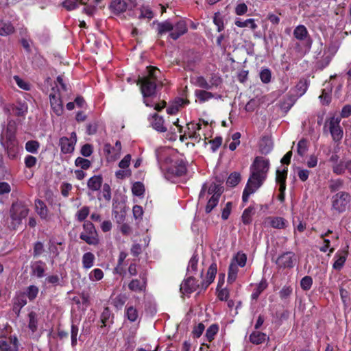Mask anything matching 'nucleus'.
Returning <instances> with one entry per match:
<instances>
[{
	"label": "nucleus",
	"mask_w": 351,
	"mask_h": 351,
	"mask_svg": "<svg viewBox=\"0 0 351 351\" xmlns=\"http://www.w3.org/2000/svg\"><path fill=\"white\" fill-rule=\"evenodd\" d=\"M330 132L335 141H340L343 137V130L339 125V120L332 117L329 123Z\"/></svg>",
	"instance_id": "10"
},
{
	"label": "nucleus",
	"mask_w": 351,
	"mask_h": 351,
	"mask_svg": "<svg viewBox=\"0 0 351 351\" xmlns=\"http://www.w3.org/2000/svg\"><path fill=\"white\" fill-rule=\"evenodd\" d=\"M269 168V160L261 156L255 158L251 166L250 177L243 192L242 200L243 202H247L250 195L263 184L266 179Z\"/></svg>",
	"instance_id": "1"
},
{
	"label": "nucleus",
	"mask_w": 351,
	"mask_h": 351,
	"mask_svg": "<svg viewBox=\"0 0 351 351\" xmlns=\"http://www.w3.org/2000/svg\"><path fill=\"white\" fill-rule=\"evenodd\" d=\"M273 147L271 141L267 137H263L260 143V149L262 154H267L269 153Z\"/></svg>",
	"instance_id": "27"
},
{
	"label": "nucleus",
	"mask_w": 351,
	"mask_h": 351,
	"mask_svg": "<svg viewBox=\"0 0 351 351\" xmlns=\"http://www.w3.org/2000/svg\"><path fill=\"white\" fill-rule=\"evenodd\" d=\"M247 256L245 254L243 253H237V254L234 257L231 262H234L237 266H240L241 267H244L246 264Z\"/></svg>",
	"instance_id": "48"
},
{
	"label": "nucleus",
	"mask_w": 351,
	"mask_h": 351,
	"mask_svg": "<svg viewBox=\"0 0 351 351\" xmlns=\"http://www.w3.org/2000/svg\"><path fill=\"white\" fill-rule=\"evenodd\" d=\"M95 256L91 252H86L82 256L83 267L89 269L93 266Z\"/></svg>",
	"instance_id": "36"
},
{
	"label": "nucleus",
	"mask_w": 351,
	"mask_h": 351,
	"mask_svg": "<svg viewBox=\"0 0 351 351\" xmlns=\"http://www.w3.org/2000/svg\"><path fill=\"white\" fill-rule=\"evenodd\" d=\"M195 95L202 103L214 97V95L212 93L205 90H196L195 91Z\"/></svg>",
	"instance_id": "32"
},
{
	"label": "nucleus",
	"mask_w": 351,
	"mask_h": 351,
	"mask_svg": "<svg viewBox=\"0 0 351 351\" xmlns=\"http://www.w3.org/2000/svg\"><path fill=\"white\" fill-rule=\"evenodd\" d=\"M104 277V272L100 269H93L89 274L90 280H100Z\"/></svg>",
	"instance_id": "60"
},
{
	"label": "nucleus",
	"mask_w": 351,
	"mask_h": 351,
	"mask_svg": "<svg viewBox=\"0 0 351 351\" xmlns=\"http://www.w3.org/2000/svg\"><path fill=\"white\" fill-rule=\"evenodd\" d=\"M49 99L51 106L53 112L58 116H60L63 112V107L60 95L51 93L49 95Z\"/></svg>",
	"instance_id": "14"
},
{
	"label": "nucleus",
	"mask_w": 351,
	"mask_h": 351,
	"mask_svg": "<svg viewBox=\"0 0 351 351\" xmlns=\"http://www.w3.org/2000/svg\"><path fill=\"white\" fill-rule=\"evenodd\" d=\"M332 209L338 213L344 212L350 202V195L346 192H340L332 198Z\"/></svg>",
	"instance_id": "5"
},
{
	"label": "nucleus",
	"mask_w": 351,
	"mask_h": 351,
	"mask_svg": "<svg viewBox=\"0 0 351 351\" xmlns=\"http://www.w3.org/2000/svg\"><path fill=\"white\" fill-rule=\"evenodd\" d=\"M113 316L110 313L108 307L104 308L101 315V321L102 323L101 327H106L108 326V323L110 322L112 323Z\"/></svg>",
	"instance_id": "35"
},
{
	"label": "nucleus",
	"mask_w": 351,
	"mask_h": 351,
	"mask_svg": "<svg viewBox=\"0 0 351 351\" xmlns=\"http://www.w3.org/2000/svg\"><path fill=\"white\" fill-rule=\"evenodd\" d=\"M128 298L125 295L119 294L112 300V304L117 309H121L126 302Z\"/></svg>",
	"instance_id": "42"
},
{
	"label": "nucleus",
	"mask_w": 351,
	"mask_h": 351,
	"mask_svg": "<svg viewBox=\"0 0 351 351\" xmlns=\"http://www.w3.org/2000/svg\"><path fill=\"white\" fill-rule=\"evenodd\" d=\"M75 164L77 167H80L82 169H88L91 165V162L89 160L82 157H77L75 159Z\"/></svg>",
	"instance_id": "50"
},
{
	"label": "nucleus",
	"mask_w": 351,
	"mask_h": 351,
	"mask_svg": "<svg viewBox=\"0 0 351 351\" xmlns=\"http://www.w3.org/2000/svg\"><path fill=\"white\" fill-rule=\"evenodd\" d=\"M27 304V300L25 294L17 296L14 298V304H13V311L17 315H19L21 309L25 306Z\"/></svg>",
	"instance_id": "23"
},
{
	"label": "nucleus",
	"mask_w": 351,
	"mask_h": 351,
	"mask_svg": "<svg viewBox=\"0 0 351 351\" xmlns=\"http://www.w3.org/2000/svg\"><path fill=\"white\" fill-rule=\"evenodd\" d=\"M17 338L4 337L0 339V351H17Z\"/></svg>",
	"instance_id": "11"
},
{
	"label": "nucleus",
	"mask_w": 351,
	"mask_h": 351,
	"mask_svg": "<svg viewBox=\"0 0 351 351\" xmlns=\"http://www.w3.org/2000/svg\"><path fill=\"white\" fill-rule=\"evenodd\" d=\"M198 263V257L197 254H193V256L191 258L189 265L187 267V273L189 274H195L197 271V267Z\"/></svg>",
	"instance_id": "37"
},
{
	"label": "nucleus",
	"mask_w": 351,
	"mask_h": 351,
	"mask_svg": "<svg viewBox=\"0 0 351 351\" xmlns=\"http://www.w3.org/2000/svg\"><path fill=\"white\" fill-rule=\"evenodd\" d=\"M266 339V335L261 332H253L250 335V341L253 344H261Z\"/></svg>",
	"instance_id": "31"
},
{
	"label": "nucleus",
	"mask_w": 351,
	"mask_h": 351,
	"mask_svg": "<svg viewBox=\"0 0 351 351\" xmlns=\"http://www.w3.org/2000/svg\"><path fill=\"white\" fill-rule=\"evenodd\" d=\"M28 213L29 208L23 202L17 201L12 203L10 210L12 228L15 229L17 226L20 225L23 219L27 216Z\"/></svg>",
	"instance_id": "3"
},
{
	"label": "nucleus",
	"mask_w": 351,
	"mask_h": 351,
	"mask_svg": "<svg viewBox=\"0 0 351 351\" xmlns=\"http://www.w3.org/2000/svg\"><path fill=\"white\" fill-rule=\"evenodd\" d=\"M287 175V169H283L282 171L277 170L276 171V182L279 183L280 186L284 184L286 187V178Z\"/></svg>",
	"instance_id": "51"
},
{
	"label": "nucleus",
	"mask_w": 351,
	"mask_h": 351,
	"mask_svg": "<svg viewBox=\"0 0 351 351\" xmlns=\"http://www.w3.org/2000/svg\"><path fill=\"white\" fill-rule=\"evenodd\" d=\"M254 207L252 206L245 208L242 214L241 220L245 225L250 224L252 222V217L254 214Z\"/></svg>",
	"instance_id": "30"
},
{
	"label": "nucleus",
	"mask_w": 351,
	"mask_h": 351,
	"mask_svg": "<svg viewBox=\"0 0 351 351\" xmlns=\"http://www.w3.org/2000/svg\"><path fill=\"white\" fill-rule=\"evenodd\" d=\"M295 254L286 252L278 257L276 263L280 268H293L294 266Z\"/></svg>",
	"instance_id": "7"
},
{
	"label": "nucleus",
	"mask_w": 351,
	"mask_h": 351,
	"mask_svg": "<svg viewBox=\"0 0 351 351\" xmlns=\"http://www.w3.org/2000/svg\"><path fill=\"white\" fill-rule=\"evenodd\" d=\"M241 181V175L238 172L232 173L228 178L226 184L229 186L234 187Z\"/></svg>",
	"instance_id": "40"
},
{
	"label": "nucleus",
	"mask_w": 351,
	"mask_h": 351,
	"mask_svg": "<svg viewBox=\"0 0 351 351\" xmlns=\"http://www.w3.org/2000/svg\"><path fill=\"white\" fill-rule=\"evenodd\" d=\"M219 198L211 197L206 204L205 211L206 213H210L214 208L218 204Z\"/></svg>",
	"instance_id": "55"
},
{
	"label": "nucleus",
	"mask_w": 351,
	"mask_h": 351,
	"mask_svg": "<svg viewBox=\"0 0 351 351\" xmlns=\"http://www.w3.org/2000/svg\"><path fill=\"white\" fill-rule=\"evenodd\" d=\"M343 185V181L341 179L331 180L329 188L332 192L337 191L341 189Z\"/></svg>",
	"instance_id": "58"
},
{
	"label": "nucleus",
	"mask_w": 351,
	"mask_h": 351,
	"mask_svg": "<svg viewBox=\"0 0 351 351\" xmlns=\"http://www.w3.org/2000/svg\"><path fill=\"white\" fill-rule=\"evenodd\" d=\"M84 231L80 234V238L87 244L97 245L99 243L97 232L90 221H86L83 224Z\"/></svg>",
	"instance_id": "4"
},
{
	"label": "nucleus",
	"mask_w": 351,
	"mask_h": 351,
	"mask_svg": "<svg viewBox=\"0 0 351 351\" xmlns=\"http://www.w3.org/2000/svg\"><path fill=\"white\" fill-rule=\"evenodd\" d=\"M197 281L193 276H189L184 280L180 285V292L183 294H191L199 287Z\"/></svg>",
	"instance_id": "9"
},
{
	"label": "nucleus",
	"mask_w": 351,
	"mask_h": 351,
	"mask_svg": "<svg viewBox=\"0 0 351 351\" xmlns=\"http://www.w3.org/2000/svg\"><path fill=\"white\" fill-rule=\"evenodd\" d=\"M93 151L92 145L87 143L82 147L80 154L84 157H89L92 154Z\"/></svg>",
	"instance_id": "63"
},
{
	"label": "nucleus",
	"mask_w": 351,
	"mask_h": 351,
	"mask_svg": "<svg viewBox=\"0 0 351 351\" xmlns=\"http://www.w3.org/2000/svg\"><path fill=\"white\" fill-rule=\"evenodd\" d=\"M187 32V25L184 21H179L173 25V30L169 34V37L173 40H177L180 36Z\"/></svg>",
	"instance_id": "13"
},
{
	"label": "nucleus",
	"mask_w": 351,
	"mask_h": 351,
	"mask_svg": "<svg viewBox=\"0 0 351 351\" xmlns=\"http://www.w3.org/2000/svg\"><path fill=\"white\" fill-rule=\"evenodd\" d=\"M298 96L303 95L307 90V84L306 82L300 81L295 86Z\"/></svg>",
	"instance_id": "61"
},
{
	"label": "nucleus",
	"mask_w": 351,
	"mask_h": 351,
	"mask_svg": "<svg viewBox=\"0 0 351 351\" xmlns=\"http://www.w3.org/2000/svg\"><path fill=\"white\" fill-rule=\"evenodd\" d=\"M148 75L139 77L138 84H141V93L144 97H152L155 95L156 90V72L159 71L153 66L147 67Z\"/></svg>",
	"instance_id": "2"
},
{
	"label": "nucleus",
	"mask_w": 351,
	"mask_h": 351,
	"mask_svg": "<svg viewBox=\"0 0 351 351\" xmlns=\"http://www.w3.org/2000/svg\"><path fill=\"white\" fill-rule=\"evenodd\" d=\"M267 285L265 281H261L252 293V299L257 300L260 294L266 289Z\"/></svg>",
	"instance_id": "44"
},
{
	"label": "nucleus",
	"mask_w": 351,
	"mask_h": 351,
	"mask_svg": "<svg viewBox=\"0 0 351 351\" xmlns=\"http://www.w3.org/2000/svg\"><path fill=\"white\" fill-rule=\"evenodd\" d=\"M195 84L196 86L206 90L211 89L213 86H217L218 85L217 80H215L214 82L210 84L202 76L197 77L195 80Z\"/></svg>",
	"instance_id": "29"
},
{
	"label": "nucleus",
	"mask_w": 351,
	"mask_h": 351,
	"mask_svg": "<svg viewBox=\"0 0 351 351\" xmlns=\"http://www.w3.org/2000/svg\"><path fill=\"white\" fill-rule=\"evenodd\" d=\"M132 191L134 195L141 196L145 192L144 185L140 182H136L133 184Z\"/></svg>",
	"instance_id": "52"
},
{
	"label": "nucleus",
	"mask_w": 351,
	"mask_h": 351,
	"mask_svg": "<svg viewBox=\"0 0 351 351\" xmlns=\"http://www.w3.org/2000/svg\"><path fill=\"white\" fill-rule=\"evenodd\" d=\"M36 211L41 219H46L49 215V211L45 202L40 199L35 201Z\"/></svg>",
	"instance_id": "20"
},
{
	"label": "nucleus",
	"mask_w": 351,
	"mask_h": 351,
	"mask_svg": "<svg viewBox=\"0 0 351 351\" xmlns=\"http://www.w3.org/2000/svg\"><path fill=\"white\" fill-rule=\"evenodd\" d=\"M223 191V188L221 184L212 183L208 189V193L212 195V197L219 198Z\"/></svg>",
	"instance_id": "28"
},
{
	"label": "nucleus",
	"mask_w": 351,
	"mask_h": 351,
	"mask_svg": "<svg viewBox=\"0 0 351 351\" xmlns=\"http://www.w3.org/2000/svg\"><path fill=\"white\" fill-rule=\"evenodd\" d=\"M270 225L274 228L284 229L287 226V221L282 217H270Z\"/></svg>",
	"instance_id": "26"
},
{
	"label": "nucleus",
	"mask_w": 351,
	"mask_h": 351,
	"mask_svg": "<svg viewBox=\"0 0 351 351\" xmlns=\"http://www.w3.org/2000/svg\"><path fill=\"white\" fill-rule=\"evenodd\" d=\"M39 147L40 143L36 141H29L25 144V149L32 154H36Z\"/></svg>",
	"instance_id": "45"
},
{
	"label": "nucleus",
	"mask_w": 351,
	"mask_h": 351,
	"mask_svg": "<svg viewBox=\"0 0 351 351\" xmlns=\"http://www.w3.org/2000/svg\"><path fill=\"white\" fill-rule=\"evenodd\" d=\"M75 141H71L67 137H62L60 139L61 151L64 154H70L74 151Z\"/></svg>",
	"instance_id": "18"
},
{
	"label": "nucleus",
	"mask_w": 351,
	"mask_h": 351,
	"mask_svg": "<svg viewBox=\"0 0 351 351\" xmlns=\"http://www.w3.org/2000/svg\"><path fill=\"white\" fill-rule=\"evenodd\" d=\"M260 78L263 83H268L271 80V71L268 69H265L260 73Z\"/></svg>",
	"instance_id": "64"
},
{
	"label": "nucleus",
	"mask_w": 351,
	"mask_h": 351,
	"mask_svg": "<svg viewBox=\"0 0 351 351\" xmlns=\"http://www.w3.org/2000/svg\"><path fill=\"white\" fill-rule=\"evenodd\" d=\"M29 323L28 328L31 330L32 332H34L37 330V315L35 312L31 311L29 315Z\"/></svg>",
	"instance_id": "41"
},
{
	"label": "nucleus",
	"mask_w": 351,
	"mask_h": 351,
	"mask_svg": "<svg viewBox=\"0 0 351 351\" xmlns=\"http://www.w3.org/2000/svg\"><path fill=\"white\" fill-rule=\"evenodd\" d=\"M125 316L131 322H134L137 320L138 317V313L136 308L132 306H127L125 308Z\"/></svg>",
	"instance_id": "39"
},
{
	"label": "nucleus",
	"mask_w": 351,
	"mask_h": 351,
	"mask_svg": "<svg viewBox=\"0 0 351 351\" xmlns=\"http://www.w3.org/2000/svg\"><path fill=\"white\" fill-rule=\"evenodd\" d=\"M235 25L239 27H249L252 30H254L257 28V25L255 23V21L253 19H248L245 21H241L240 20H236Z\"/></svg>",
	"instance_id": "38"
},
{
	"label": "nucleus",
	"mask_w": 351,
	"mask_h": 351,
	"mask_svg": "<svg viewBox=\"0 0 351 351\" xmlns=\"http://www.w3.org/2000/svg\"><path fill=\"white\" fill-rule=\"evenodd\" d=\"M161 169H166L176 176H182L186 172V167L182 160L176 161L173 167H161Z\"/></svg>",
	"instance_id": "12"
},
{
	"label": "nucleus",
	"mask_w": 351,
	"mask_h": 351,
	"mask_svg": "<svg viewBox=\"0 0 351 351\" xmlns=\"http://www.w3.org/2000/svg\"><path fill=\"white\" fill-rule=\"evenodd\" d=\"M152 118L153 121L152 122V125L156 130L160 132H165L167 131L166 127L164 126V120L162 117H160L158 114L155 113Z\"/></svg>",
	"instance_id": "24"
},
{
	"label": "nucleus",
	"mask_w": 351,
	"mask_h": 351,
	"mask_svg": "<svg viewBox=\"0 0 351 351\" xmlns=\"http://www.w3.org/2000/svg\"><path fill=\"white\" fill-rule=\"evenodd\" d=\"M218 329V326L216 324H213L208 327L206 332V337L208 341H211L214 339V337L217 334Z\"/></svg>",
	"instance_id": "54"
},
{
	"label": "nucleus",
	"mask_w": 351,
	"mask_h": 351,
	"mask_svg": "<svg viewBox=\"0 0 351 351\" xmlns=\"http://www.w3.org/2000/svg\"><path fill=\"white\" fill-rule=\"evenodd\" d=\"M238 266L234 262H231L228 269V282L232 283L237 278L238 274Z\"/></svg>",
	"instance_id": "34"
},
{
	"label": "nucleus",
	"mask_w": 351,
	"mask_h": 351,
	"mask_svg": "<svg viewBox=\"0 0 351 351\" xmlns=\"http://www.w3.org/2000/svg\"><path fill=\"white\" fill-rule=\"evenodd\" d=\"M127 8L128 4L124 0H113L110 5V8L116 14L125 12Z\"/></svg>",
	"instance_id": "19"
},
{
	"label": "nucleus",
	"mask_w": 351,
	"mask_h": 351,
	"mask_svg": "<svg viewBox=\"0 0 351 351\" xmlns=\"http://www.w3.org/2000/svg\"><path fill=\"white\" fill-rule=\"evenodd\" d=\"M296 99L297 98L295 95H287L281 102V108L285 112L289 111L295 104Z\"/></svg>",
	"instance_id": "25"
},
{
	"label": "nucleus",
	"mask_w": 351,
	"mask_h": 351,
	"mask_svg": "<svg viewBox=\"0 0 351 351\" xmlns=\"http://www.w3.org/2000/svg\"><path fill=\"white\" fill-rule=\"evenodd\" d=\"M38 293V288L34 285H30L27 287L26 295L30 300H34Z\"/></svg>",
	"instance_id": "56"
},
{
	"label": "nucleus",
	"mask_w": 351,
	"mask_h": 351,
	"mask_svg": "<svg viewBox=\"0 0 351 351\" xmlns=\"http://www.w3.org/2000/svg\"><path fill=\"white\" fill-rule=\"evenodd\" d=\"M308 150L307 141L305 138L301 139L298 143L297 152L298 155L303 156Z\"/></svg>",
	"instance_id": "49"
},
{
	"label": "nucleus",
	"mask_w": 351,
	"mask_h": 351,
	"mask_svg": "<svg viewBox=\"0 0 351 351\" xmlns=\"http://www.w3.org/2000/svg\"><path fill=\"white\" fill-rule=\"evenodd\" d=\"M103 182L102 176L100 175L91 177L87 183L89 189L95 191L100 189Z\"/></svg>",
	"instance_id": "22"
},
{
	"label": "nucleus",
	"mask_w": 351,
	"mask_h": 351,
	"mask_svg": "<svg viewBox=\"0 0 351 351\" xmlns=\"http://www.w3.org/2000/svg\"><path fill=\"white\" fill-rule=\"evenodd\" d=\"M14 32V27L11 22L8 21H0V36H8Z\"/></svg>",
	"instance_id": "21"
},
{
	"label": "nucleus",
	"mask_w": 351,
	"mask_h": 351,
	"mask_svg": "<svg viewBox=\"0 0 351 351\" xmlns=\"http://www.w3.org/2000/svg\"><path fill=\"white\" fill-rule=\"evenodd\" d=\"M217 269L216 263H213L210 265L206 274V280L202 282V288L203 289H206L213 282L217 274Z\"/></svg>",
	"instance_id": "17"
},
{
	"label": "nucleus",
	"mask_w": 351,
	"mask_h": 351,
	"mask_svg": "<svg viewBox=\"0 0 351 351\" xmlns=\"http://www.w3.org/2000/svg\"><path fill=\"white\" fill-rule=\"evenodd\" d=\"M348 248V246H347ZM348 254V249L339 251L335 256V263H333L332 267L335 270H340L343 266L346 258Z\"/></svg>",
	"instance_id": "16"
},
{
	"label": "nucleus",
	"mask_w": 351,
	"mask_h": 351,
	"mask_svg": "<svg viewBox=\"0 0 351 351\" xmlns=\"http://www.w3.org/2000/svg\"><path fill=\"white\" fill-rule=\"evenodd\" d=\"M46 264L42 261H37L32 263L31 271L32 275L36 276L38 278L45 276Z\"/></svg>",
	"instance_id": "15"
},
{
	"label": "nucleus",
	"mask_w": 351,
	"mask_h": 351,
	"mask_svg": "<svg viewBox=\"0 0 351 351\" xmlns=\"http://www.w3.org/2000/svg\"><path fill=\"white\" fill-rule=\"evenodd\" d=\"M293 36L298 40L304 43L305 47L309 50L313 40L311 38L306 27L303 25H298L293 30Z\"/></svg>",
	"instance_id": "6"
},
{
	"label": "nucleus",
	"mask_w": 351,
	"mask_h": 351,
	"mask_svg": "<svg viewBox=\"0 0 351 351\" xmlns=\"http://www.w3.org/2000/svg\"><path fill=\"white\" fill-rule=\"evenodd\" d=\"M14 114L21 117L25 114L27 111V107L24 104H19L13 108Z\"/></svg>",
	"instance_id": "59"
},
{
	"label": "nucleus",
	"mask_w": 351,
	"mask_h": 351,
	"mask_svg": "<svg viewBox=\"0 0 351 351\" xmlns=\"http://www.w3.org/2000/svg\"><path fill=\"white\" fill-rule=\"evenodd\" d=\"M313 279L311 276H306L300 281L301 288L304 291H308L311 288Z\"/></svg>",
	"instance_id": "53"
},
{
	"label": "nucleus",
	"mask_w": 351,
	"mask_h": 351,
	"mask_svg": "<svg viewBox=\"0 0 351 351\" xmlns=\"http://www.w3.org/2000/svg\"><path fill=\"white\" fill-rule=\"evenodd\" d=\"M213 23L217 27V32H221L224 29L223 19L218 12L215 13Z\"/></svg>",
	"instance_id": "43"
},
{
	"label": "nucleus",
	"mask_w": 351,
	"mask_h": 351,
	"mask_svg": "<svg viewBox=\"0 0 351 351\" xmlns=\"http://www.w3.org/2000/svg\"><path fill=\"white\" fill-rule=\"evenodd\" d=\"M44 245L42 242L37 241L34 243V252L33 255L34 257L39 256L40 254H42L44 252Z\"/></svg>",
	"instance_id": "62"
},
{
	"label": "nucleus",
	"mask_w": 351,
	"mask_h": 351,
	"mask_svg": "<svg viewBox=\"0 0 351 351\" xmlns=\"http://www.w3.org/2000/svg\"><path fill=\"white\" fill-rule=\"evenodd\" d=\"M147 277L145 274L141 273L139 279H133L128 285L130 291L137 293L143 292L146 289Z\"/></svg>",
	"instance_id": "8"
},
{
	"label": "nucleus",
	"mask_w": 351,
	"mask_h": 351,
	"mask_svg": "<svg viewBox=\"0 0 351 351\" xmlns=\"http://www.w3.org/2000/svg\"><path fill=\"white\" fill-rule=\"evenodd\" d=\"M79 3L81 4H85L83 0H65L62 3V5L66 10H73L77 7Z\"/></svg>",
	"instance_id": "46"
},
{
	"label": "nucleus",
	"mask_w": 351,
	"mask_h": 351,
	"mask_svg": "<svg viewBox=\"0 0 351 351\" xmlns=\"http://www.w3.org/2000/svg\"><path fill=\"white\" fill-rule=\"evenodd\" d=\"M173 30V25L168 21L158 24V33L160 35Z\"/></svg>",
	"instance_id": "33"
},
{
	"label": "nucleus",
	"mask_w": 351,
	"mask_h": 351,
	"mask_svg": "<svg viewBox=\"0 0 351 351\" xmlns=\"http://www.w3.org/2000/svg\"><path fill=\"white\" fill-rule=\"evenodd\" d=\"M90 213L88 206H84L76 213V218L79 221H83L86 219Z\"/></svg>",
	"instance_id": "47"
},
{
	"label": "nucleus",
	"mask_w": 351,
	"mask_h": 351,
	"mask_svg": "<svg viewBox=\"0 0 351 351\" xmlns=\"http://www.w3.org/2000/svg\"><path fill=\"white\" fill-rule=\"evenodd\" d=\"M346 169H347V162H340L332 167L333 172L338 175L343 173Z\"/></svg>",
	"instance_id": "57"
}]
</instances>
